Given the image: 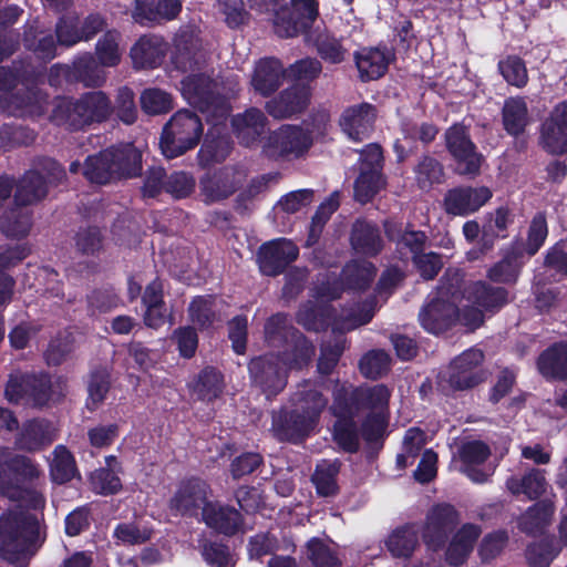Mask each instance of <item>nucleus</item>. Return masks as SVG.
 I'll list each match as a JSON object with an SVG mask.
<instances>
[{
	"instance_id": "f257e3e1",
	"label": "nucleus",
	"mask_w": 567,
	"mask_h": 567,
	"mask_svg": "<svg viewBox=\"0 0 567 567\" xmlns=\"http://www.w3.org/2000/svg\"><path fill=\"white\" fill-rule=\"evenodd\" d=\"M42 471L30 458L0 449V495L18 505L0 515V557L25 567L45 539L41 511L45 497L38 484Z\"/></svg>"
},
{
	"instance_id": "f03ea898",
	"label": "nucleus",
	"mask_w": 567,
	"mask_h": 567,
	"mask_svg": "<svg viewBox=\"0 0 567 567\" xmlns=\"http://www.w3.org/2000/svg\"><path fill=\"white\" fill-rule=\"evenodd\" d=\"M455 299L456 296L450 288H441L437 297L420 312L422 327L433 334H439L457 319L467 329L474 330L483 322V310H492L507 302V291L504 288L492 289L484 282H476L467 289L462 312L458 315L454 305Z\"/></svg>"
},
{
	"instance_id": "7ed1b4c3",
	"label": "nucleus",
	"mask_w": 567,
	"mask_h": 567,
	"mask_svg": "<svg viewBox=\"0 0 567 567\" xmlns=\"http://www.w3.org/2000/svg\"><path fill=\"white\" fill-rule=\"evenodd\" d=\"M184 35L176 38V53L173 56V63L176 69L183 72H189L181 82V91L183 96L192 105L197 106L202 112L207 113L218 121L228 114L229 107L224 100L236 92L237 80H231L229 85L223 84L220 90L204 72V55L194 51L193 48L186 45L183 40Z\"/></svg>"
},
{
	"instance_id": "20e7f679",
	"label": "nucleus",
	"mask_w": 567,
	"mask_h": 567,
	"mask_svg": "<svg viewBox=\"0 0 567 567\" xmlns=\"http://www.w3.org/2000/svg\"><path fill=\"white\" fill-rule=\"evenodd\" d=\"M328 400L317 385L302 384L293 396V408L272 417V432L279 440L297 442L312 433Z\"/></svg>"
},
{
	"instance_id": "39448f33",
	"label": "nucleus",
	"mask_w": 567,
	"mask_h": 567,
	"mask_svg": "<svg viewBox=\"0 0 567 567\" xmlns=\"http://www.w3.org/2000/svg\"><path fill=\"white\" fill-rule=\"evenodd\" d=\"M141 169V153L132 144L112 147L90 156L84 165L85 177L96 184H106L115 177H132Z\"/></svg>"
},
{
	"instance_id": "423d86ee",
	"label": "nucleus",
	"mask_w": 567,
	"mask_h": 567,
	"mask_svg": "<svg viewBox=\"0 0 567 567\" xmlns=\"http://www.w3.org/2000/svg\"><path fill=\"white\" fill-rule=\"evenodd\" d=\"M348 401V408L352 409L357 415L362 413L365 421L362 425V435L372 441L383 431L386 420L388 403L390 391L382 384L374 386H361L353 390L348 398V392L339 390Z\"/></svg>"
},
{
	"instance_id": "0eeeda50",
	"label": "nucleus",
	"mask_w": 567,
	"mask_h": 567,
	"mask_svg": "<svg viewBox=\"0 0 567 567\" xmlns=\"http://www.w3.org/2000/svg\"><path fill=\"white\" fill-rule=\"evenodd\" d=\"M298 358L287 362L274 355L254 359L249 364L252 381L261 388L267 396L275 395L286 385V372L288 369L300 368L307 363L313 354L312 347L306 341L298 346Z\"/></svg>"
},
{
	"instance_id": "6e6552de",
	"label": "nucleus",
	"mask_w": 567,
	"mask_h": 567,
	"mask_svg": "<svg viewBox=\"0 0 567 567\" xmlns=\"http://www.w3.org/2000/svg\"><path fill=\"white\" fill-rule=\"evenodd\" d=\"M112 112V106L106 95L101 91L90 92L79 101L69 99L56 101L53 110V120L59 124H69L71 127L100 122Z\"/></svg>"
},
{
	"instance_id": "1a4fd4ad",
	"label": "nucleus",
	"mask_w": 567,
	"mask_h": 567,
	"mask_svg": "<svg viewBox=\"0 0 567 567\" xmlns=\"http://www.w3.org/2000/svg\"><path fill=\"white\" fill-rule=\"evenodd\" d=\"M203 134L199 117L187 110L176 112L163 128L159 146L167 158L177 157L195 147Z\"/></svg>"
},
{
	"instance_id": "9d476101",
	"label": "nucleus",
	"mask_w": 567,
	"mask_h": 567,
	"mask_svg": "<svg viewBox=\"0 0 567 567\" xmlns=\"http://www.w3.org/2000/svg\"><path fill=\"white\" fill-rule=\"evenodd\" d=\"M66 391V382L62 378L50 379L45 375L34 377L11 375L6 388V398L10 402H19L29 398L34 405L43 406L60 400Z\"/></svg>"
},
{
	"instance_id": "9b49d317",
	"label": "nucleus",
	"mask_w": 567,
	"mask_h": 567,
	"mask_svg": "<svg viewBox=\"0 0 567 567\" xmlns=\"http://www.w3.org/2000/svg\"><path fill=\"white\" fill-rule=\"evenodd\" d=\"M360 173L354 182V198L364 204L370 202L384 186L382 175V151L377 144L368 145L360 157Z\"/></svg>"
},
{
	"instance_id": "f8f14e48",
	"label": "nucleus",
	"mask_w": 567,
	"mask_h": 567,
	"mask_svg": "<svg viewBox=\"0 0 567 567\" xmlns=\"http://www.w3.org/2000/svg\"><path fill=\"white\" fill-rule=\"evenodd\" d=\"M318 14L316 0H291V8H281L274 19L275 32L281 38H291L305 31Z\"/></svg>"
},
{
	"instance_id": "ddd939ff",
	"label": "nucleus",
	"mask_w": 567,
	"mask_h": 567,
	"mask_svg": "<svg viewBox=\"0 0 567 567\" xmlns=\"http://www.w3.org/2000/svg\"><path fill=\"white\" fill-rule=\"evenodd\" d=\"M64 177L62 167L54 161L48 159L43 172H28L19 182L16 192V202L19 205H29L42 199L49 184L58 183Z\"/></svg>"
},
{
	"instance_id": "4468645a",
	"label": "nucleus",
	"mask_w": 567,
	"mask_h": 567,
	"mask_svg": "<svg viewBox=\"0 0 567 567\" xmlns=\"http://www.w3.org/2000/svg\"><path fill=\"white\" fill-rule=\"evenodd\" d=\"M446 146L456 161V171L461 175L475 176L480 173L483 157L475 151L462 125H453L446 132Z\"/></svg>"
},
{
	"instance_id": "2eb2a0df",
	"label": "nucleus",
	"mask_w": 567,
	"mask_h": 567,
	"mask_svg": "<svg viewBox=\"0 0 567 567\" xmlns=\"http://www.w3.org/2000/svg\"><path fill=\"white\" fill-rule=\"evenodd\" d=\"M484 354L478 349H470L455 358L447 371L443 374L451 388L455 390H465L478 384L484 379V373L480 364Z\"/></svg>"
},
{
	"instance_id": "dca6fc26",
	"label": "nucleus",
	"mask_w": 567,
	"mask_h": 567,
	"mask_svg": "<svg viewBox=\"0 0 567 567\" xmlns=\"http://www.w3.org/2000/svg\"><path fill=\"white\" fill-rule=\"evenodd\" d=\"M375 276L374 267L368 261H353L348 264L342 271V284L330 278L322 281L317 287V295L322 300L338 298L341 292V286L347 285L348 289L361 290L370 285Z\"/></svg>"
},
{
	"instance_id": "f3484780",
	"label": "nucleus",
	"mask_w": 567,
	"mask_h": 567,
	"mask_svg": "<svg viewBox=\"0 0 567 567\" xmlns=\"http://www.w3.org/2000/svg\"><path fill=\"white\" fill-rule=\"evenodd\" d=\"M312 143L311 136L298 126L284 125L268 137L265 151L270 156L299 157Z\"/></svg>"
},
{
	"instance_id": "a211bd4d",
	"label": "nucleus",
	"mask_w": 567,
	"mask_h": 567,
	"mask_svg": "<svg viewBox=\"0 0 567 567\" xmlns=\"http://www.w3.org/2000/svg\"><path fill=\"white\" fill-rule=\"evenodd\" d=\"M492 197V192L486 186L456 187L450 189L444 197V209L454 216H467L477 212Z\"/></svg>"
},
{
	"instance_id": "6ab92c4d",
	"label": "nucleus",
	"mask_w": 567,
	"mask_h": 567,
	"mask_svg": "<svg viewBox=\"0 0 567 567\" xmlns=\"http://www.w3.org/2000/svg\"><path fill=\"white\" fill-rule=\"evenodd\" d=\"M298 247L288 239H275L262 245L258 252V264L262 274L275 276L298 257Z\"/></svg>"
},
{
	"instance_id": "aec40b11",
	"label": "nucleus",
	"mask_w": 567,
	"mask_h": 567,
	"mask_svg": "<svg viewBox=\"0 0 567 567\" xmlns=\"http://www.w3.org/2000/svg\"><path fill=\"white\" fill-rule=\"evenodd\" d=\"M491 452L481 441L464 443L458 451L460 472L464 473L474 483H484L493 474V468L483 466Z\"/></svg>"
},
{
	"instance_id": "412c9836",
	"label": "nucleus",
	"mask_w": 567,
	"mask_h": 567,
	"mask_svg": "<svg viewBox=\"0 0 567 567\" xmlns=\"http://www.w3.org/2000/svg\"><path fill=\"white\" fill-rule=\"evenodd\" d=\"M540 143L551 154L567 153V101L555 106L543 124Z\"/></svg>"
},
{
	"instance_id": "4be33fe9",
	"label": "nucleus",
	"mask_w": 567,
	"mask_h": 567,
	"mask_svg": "<svg viewBox=\"0 0 567 567\" xmlns=\"http://www.w3.org/2000/svg\"><path fill=\"white\" fill-rule=\"evenodd\" d=\"M331 410L337 417L333 430L336 442L346 451H355L358 447V434L353 417L357 414L352 412L351 408H348V401L340 392L336 393Z\"/></svg>"
},
{
	"instance_id": "5701e85b",
	"label": "nucleus",
	"mask_w": 567,
	"mask_h": 567,
	"mask_svg": "<svg viewBox=\"0 0 567 567\" xmlns=\"http://www.w3.org/2000/svg\"><path fill=\"white\" fill-rule=\"evenodd\" d=\"M457 523V513L450 505H440L434 507L427 516L424 529V540L426 546L435 551L437 550L449 530Z\"/></svg>"
},
{
	"instance_id": "b1692460",
	"label": "nucleus",
	"mask_w": 567,
	"mask_h": 567,
	"mask_svg": "<svg viewBox=\"0 0 567 567\" xmlns=\"http://www.w3.org/2000/svg\"><path fill=\"white\" fill-rule=\"evenodd\" d=\"M375 115L374 107L369 103L353 105L342 113L340 126L350 140L358 142L371 131Z\"/></svg>"
},
{
	"instance_id": "393cba45",
	"label": "nucleus",
	"mask_w": 567,
	"mask_h": 567,
	"mask_svg": "<svg viewBox=\"0 0 567 567\" xmlns=\"http://www.w3.org/2000/svg\"><path fill=\"white\" fill-rule=\"evenodd\" d=\"M207 503L206 483L194 478L183 482L178 486L169 506L183 515H194L199 507H204Z\"/></svg>"
},
{
	"instance_id": "a878e982",
	"label": "nucleus",
	"mask_w": 567,
	"mask_h": 567,
	"mask_svg": "<svg viewBox=\"0 0 567 567\" xmlns=\"http://www.w3.org/2000/svg\"><path fill=\"white\" fill-rule=\"evenodd\" d=\"M182 10L179 0H136L133 19L142 25L175 19Z\"/></svg>"
},
{
	"instance_id": "bb28decb",
	"label": "nucleus",
	"mask_w": 567,
	"mask_h": 567,
	"mask_svg": "<svg viewBox=\"0 0 567 567\" xmlns=\"http://www.w3.org/2000/svg\"><path fill=\"white\" fill-rule=\"evenodd\" d=\"M310 99V91L305 85H293L266 105L268 113L276 118H285L303 111Z\"/></svg>"
},
{
	"instance_id": "cd10ccee",
	"label": "nucleus",
	"mask_w": 567,
	"mask_h": 567,
	"mask_svg": "<svg viewBox=\"0 0 567 567\" xmlns=\"http://www.w3.org/2000/svg\"><path fill=\"white\" fill-rule=\"evenodd\" d=\"M245 172L234 167H225L202 182V188L207 199L219 200L231 195L244 182Z\"/></svg>"
},
{
	"instance_id": "c85d7f7f",
	"label": "nucleus",
	"mask_w": 567,
	"mask_h": 567,
	"mask_svg": "<svg viewBox=\"0 0 567 567\" xmlns=\"http://www.w3.org/2000/svg\"><path fill=\"white\" fill-rule=\"evenodd\" d=\"M287 74L281 62L277 59H262L255 68L251 85L255 92L267 96L275 92Z\"/></svg>"
},
{
	"instance_id": "c756f323",
	"label": "nucleus",
	"mask_w": 567,
	"mask_h": 567,
	"mask_svg": "<svg viewBox=\"0 0 567 567\" xmlns=\"http://www.w3.org/2000/svg\"><path fill=\"white\" fill-rule=\"evenodd\" d=\"M76 20L75 16L63 17L56 24V38L63 45H73L80 41L89 40L105 27L104 19L99 14L89 16L81 25V31L69 33L65 29L73 28Z\"/></svg>"
},
{
	"instance_id": "7c9ffc66",
	"label": "nucleus",
	"mask_w": 567,
	"mask_h": 567,
	"mask_svg": "<svg viewBox=\"0 0 567 567\" xmlns=\"http://www.w3.org/2000/svg\"><path fill=\"white\" fill-rule=\"evenodd\" d=\"M354 58L360 79L372 81L385 74L392 54L385 50L365 48L357 52Z\"/></svg>"
},
{
	"instance_id": "2f4dec72",
	"label": "nucleus",
	"mask_w": 567,
	"mask_h": 567,
	"mask_svg": "<svg viewBox=\"0 0 567 567\" xmlns=\"http://www.w3.org/2000/svg\"><path fill=\"white\" fill-rule=\"evenodd\" d=\"M145 307L144 322L152 329H158L169 319L168 309L163 301V286L158 280L152 281L143 295Z\"/></svg>"
},
{
	"instance_id": "473e14b6",
	"label": "nucleus",
	"mask_w": 567,
	"mask_h": 567,
	"mask_svg": "<svg viewBox=\"0 0 567 567\" xmlns=\"http://www.w3.org/2000/svg\"><path fill=\"white\" fill-rule=\"evenodd\" d=\"M131 58L135 68H156L165 54V44L157 37H142L131 49Z\"/></svg>"
},
{
	"instance_id": "72a5a7b5",
	"label": "nucleus",
	"mask_w": 567,
	"mask_h": 567,
	"mask_svg": "<svg viewBox=\"0 0 567 567\" xmlns=\"http://www.w3.org/2000/svg\"><path fill=\"white\" fill-rule=\"evenodd\" d=\"M266 117L260 110L249 109L233 118V127L240 143L254 144L265 130Z\"/></svg>"
},
{
	"instance_id": "f704fd0d",
	"label": "nucleus",
	"mask_w": 567,
	"mask_h": 567,
	"mask_svg": "<svg viewBox=\"0 0 567 567\" xmlns=\"http://www.w3.org/2000/svg\"><path fill=\"white\" fill-rule=\"evenodd\" d=\"M121 465L114 455L105 457V467L95 470L90 476L92 489L101 495L116 494L122 488L118 477Z\"/></svg>"
},
{
	"instance_id": "c9c22d12",
	"label": "nucleus",
	"mask_w": 567,
	"mask_h": 567,
	"mask_svg": "<svg viewBox=\"0 0 567 567\" xmlns=\"http://www.w3.org/2000/svg\"><path fill=\"white\" fill-rule=\"evenodd\" d=\"M480 534L481 529L473 524L462 526L447 547L446 560L454 566L463 564L473 550Z\"/></svg>"
},
{
	"instance_id": "e433bc0d",
	"label": "nucleus",
	"mask_w": 567,
	"mask_h": 567,
	"mask_svg": "<svg viewBox=\"0 0 567 567\" xmlns=\"http://www.w3.org/2000/svg\"><path fill=\"white\" fill-rule=\"evenodd\" d=\"M55 437V429L47 421H30L24 424L17 445L19 449L35 451L50 444Z\"/></svg>"
},
{
	"instance_id": "4c0bfd02",
	"label": "nucleus",
	"mask_w": 567,
	"mask_h": 567,
	"mask_svg": "<svg viewBox=\"0 0 567 567\" xmlns=\"http://www.w3.org/2000/svg\"><path fill=\"white\" fill-rule=\"evenodd\" d=\"M204 522L224 534H233L239 526V513L235 509L208 502L202 511Z\"/></svg>"
},
{
	"instance_id": "58836bf2",
	"label": "nucleus",
	"mask_w": 567,
	"mask_h": 567,
	"mask_svg": "<svg viewBox=\"0 0 567 567\" xmlns=\"http://www.w3.org/2000/svg\"><path fill=\"white\" fill-rule=\"evenodd\" d=\"M204 522L224 534H233L239 526V513L235 509L208 502L202 511Z\"/></svg>"
},
{
	"instance_id": "ea45409f",
	"label": "nucleus",
	"mask_w": 567,
	"mask_h": 567,
	"mask_svg": "<svg viewBox=\"0 0 567 567\" xmlns=\"http://www.w3.org/2000/svg\"><path fill=\"white\" fill-rule=\"evenodd\" d=\"M538 369L546 378H567V343H557L538 359Z\"/></svg>"
},
{
	"instance_id": "a19ab883",
	"label": "nucleus",
	"mask_w": 567,
	"mask_h": 567,
	"mask_svg": "<svg viewBox=\"0 0 567 567\" xmlns=\"http://www.w3.org/2000/svg\"><path fill=\"white\" fill-rule=\"evenodd\" d=\"M122 35L115 30L107 31L99 39L95 45V56L99 65L104 68L116 66L122 59Z\"/></svg>"
},
{
	"instance_id": "79ce46f5",
	"label": "nucleus",
	"mask_w": 567,
	"mask_h": 567,
	"mask_svg": "<svg viewBox=\"0 0 567 567\" xmlns=\"http://www.w3.org/2000/svg\"><path fill=\"white\" fill-rule=\"evenodd\" d=\"M503 121L509 134L523 133L529 123L526 101L523 97L508 99L503 107Z\"/></svg>"
},
{
	"instance_id": "37998d69",
	"label": "nucleus",
	"mask_w": 567,
	"mask_h": 567,
	"mask_svg": "<svg viewBox=\"0 0 567 567\" xmlns=\"http://www.w3.org/2000/svg\"><path fill=\"white\" fill-rule=\"evenodd\" d=\"M506 486L512 494H525L533 499L540 496L546 488V480L544 473L539 470H532L522 480L511 477L506 482Z\"/></svg>"
},
{
	"instance_id": "c03bdc74",
	"label": "nucleus",
	"mask_w": 567,
	"mask_h": 567,
	"mask_svg": "<svg viewBox=\"0 0 567 567\" xmlns=\"http://www.w3.org/2000/svg\"><path fill=\"white\" fill-rule=\"evenodd\" d=\"M351 243L357 251L367 255L377 254L381 247L375 227L365 221L355 223L352 230Z\"/></svg>"
},
{
	"instance_id": "a18cd8bd",
	"label": "nucleus",
	"mask_w": 567,
	"mask_h": 567,
	"mask_svg": "<svg viewBox=\"0 0 567 567\" xmlns=\"http://www.w3.org/2000/svg\"><path fill=\"white\" fill-rule=\"evenodd\" d=\"M193 393L200 400L212 401L223 390V379L218 371L212 368L203 370L192 384Z\"/></svg>"
},
{
	"instance_id": "49530a36",
	"label": "nucleus",
	"mask_w": 567,
	"mask_h": 567,
	"mask_svg": "<svg viewBox=\"0 0 567 567\" xmlns=\"http://www.w3.org/2000/svg\"><path fill=\"white\" fill-rule=\"evenodd\" d=\"M50 473L52 480L59 484L69 482L76 474L74 458L63 445L56 446L53 451V457L50 461Z\"/></svg>"
},
{
	"instance_id": "de8ad7c7",
	"label": "nucleus",
	"mask_w": 567,
	"mask_h": 567,
	"mask_svg": "<svg viewBox=\"0 0 567 567\" xmlns=\"http://www.w3.org/2000/svg\"><path fill=\"white\" fill-rule=\"evenodd\" d=\"M339 473V464L337 462L322 461L317 465L312 476L317 492L321 496H332L338 491L337 475Z\"/></svg>"
},
{
	"instance_id": "09e8293b",
	"label": "nucleus",
	"mask_w": 567,
	"mask_h": 567,
	"mask_svg": "<svg viewBox=\"0 0 567 567\" xmlns=\"http://www.w3.org/2000/svg\"><path fill=\"white\" fill-rule=\"evenodd\" d=\"M498 70L504 80L513 86L522 89L528 82L525 62L516 55H509L501 60L498 62Z\"/></svg>"
},
{
	"instance_id": "8fccbe9b",
	"label": "nucleus",
	"mask_w": 567,
	"mask_h": 567,
	"mask_svg": "<svg viewBox=\"0 0 567 567\" xmlns=\"http://www.w3.org/2000/svg\"><path fill=\"white\" fill-rule=\"evenodd\" d=\"M553 513L550 503H537L520 517L519 526L527 533H536L549 523Z\"/></svg>"
},
{
	"instance_id": "3c124183",
	"label": "nucleus",
	"mask_w": 567,
	"mask_h": 567,
	"mask_svg": "<svg viewBox=\"0 0 567 567\" xmlns=\"http://www.w3.org/2000/svg\"><path fill=\"white\" fill-rule=\"evenodd\" d=\"M390 357L381 350L368 352L360 361V371L365 378L377 379L390 369Z\"/></svg>"
},
{
	"instance_id": "603ef678",
	"label": "nucleus",
	"mask_w": 567,
	"mask_h": 567,
	"mask_svg": "<svg viewBox=\"0 0 567 567\" xmlns=\"http://www.w3.org/2000/svg\"><path fill=\"white\" fill-rule=\"evenodd\" d=\"M425 444V434L420 429H409L403 440V451L398 455L396 462L400 467L411 465Z\"/></svg>"
},
{
	"instance_id": "864d4df0",
	"label": "nucleus",
	"mask_w": 567,
	"mask_h": 567,
	"mask_svg": "<svg viewBox=\"0 0 567 567\" xmlns=\"http://www.w3.org/2000/svg\"><path fill=\"white\" fill-rule=\"evenodd\" d=\"M142 110L147 114H161L173 107L172 96L159 89H147L141 94Z\"/></svg>"
},
{
	"instance_id": "5fc2aeb1",
	"label": "nucleus",
	"mask_w": 567,
	"mask_h": 567,
	"mask_svg": "<svg viewBox=\"0 0 567 567\" xmlns=\"http://www.w3.org/2000/svg\"><path fill=\"white\" fill-rule=\"evenodd\" d=\"M113 535L118 543L136 545L148 540L152 537V529L136 523H123L116 526Z\"/></svg>"
},
{
	"instance_id": "6e6d98bb",
	"label": "nucleus",
	"mask_w": 567,
	"mask_h": 567,
	"mask_svg": "<svg viewBox=\"0 0 567 567\" xmlns=\"http://www.w3.org/2000/svg\"><path fill=\"white\" fill-rule=\"evenodd\" d=\"M388 548L395 557H409L416 545V534L412 528L395 530L388 539Z\"/></svg>"
},
{
	"instance_id": "4d7b16f0",
	"label": "nucleus",
	"mask_w": 567,
	"mask_h": 567,
	"mask_svg": "<svg viewBox=\"0 0 567 567\" xmlns=\"http://www.w3.org/2000/svg\"><path fill=\"white\" fill-rule=\"evenodd\" d=\"M313 200V193L310 189H299L282 196L276 205L277 213L296 214L309 206Z\"/></svg>"
},
{
	"instance_id": "13d9d810",
	"label": "nucleus",
	"mask_w": 567,
	"mask_h": 567,
	"mask_svg": "<svg viewBox=\"0 0 567 567\" xmlns=\"http://www.w3.org/2000/svg\"><path fill=\"white\" fill-rule=\"evenodd\" d=\"M110 373L107 369H101L92 373L89 382V400L87 406L94 409L100 404L109 391Z\"/></svg>"
},
{
	"instance_id": "bf43d9fd",
	"label": "nucleus",
	"mask_w": 567,
	"mask_h": 567,
	"mask_svg": "<svg viewBox=\"0 0 567 567\" xmlns=\"http://www.w3.org/2000/svg\"><path fill=\"white\" fill-rule=\"evenodd\" d=\"M76 75L85 85H100L104 81V75L97 63L91 55L79 58L74 62Z\"/></svg>"
},
{
	"instance_id": "052dcab7",
	"label": "nucleus",
	"mask_w": 567,
	"mask_h": 567,
	"mask_svg": "<svg viewBox=\"0 0 567 567\" xmlns=\"http://www.w3.org/2000/svg\"><path fill=\"white\" fill-rule=\"evenodd\" d=\"M216 299L212 297H197L189 306V315L193 322L200 327L210 324L215 319L213 308L215 307Z\"/></svg>"
},
{
	"instance_id": "680f3d73",
	"label": "nucleus",
	"mask_w": 567,
	"mask_h": 567,
	"mask_svg": "<svg viewBox=\"0 0 567 567\" xmlns=\"http://www.w3.org/2000/svg\"><path fill=\"white\" fill-rule=\"evenodd\" d=\"M373 313L374 308L372 302H364L344 312L338 327L343 330L354 329L361 324L368 323L372 319Z\"/></svg>"
},
{
	"instance_id": "e2e57ef3",
	"label": "nucleus",
	"mask_w": 567,
	"mask_h": 567,
	"mask_svg": "<svg viewBox=\"0 0 567 567\" xmlns=\"http://www.w3.org/2000/svg\"><path fill=\"white\" fill-rule=\"evenodd\" d=\"M520 264L514 256H507L488 270V278L498 282H514L517 278Z\"/></svg>"
},
{
	"instance_id": "0e129e2a",
	"label": "nucleus",
	"mask_w": 567,
	"mask_h": 567,
	"mask_svg": "<svg viewBox=\"0 0 567 567\" xmlns=\"http://www.w3.org/2000/svg\"><path fill=\"white\" fill-rule=\"evenodd\" d=\"M443 175L441 165L433 158H423L416 168V181L421 188L440 183Z\"/></svg>"
},
{
	"instance_id": "69168bd1",
	"label": "nucleus",
	"mask_w": 567,
	"mask_h": 567,
	"mask_svg": "<svg viewBox=\"0 0 567 567\" xmlns=\"http://www.w3.org/2000/svg\"><path fill=\"white\" fill-rule=\"evenodd\" d=\"M548 234L544 215H536L529 226L526 249L528 255H534L543 246Z\"/></svg>"
},
{
	"instance_id": "338daca9",
	"label": "nucleus",
	"mask_w": 567,
	"mask_h": 567,
	"mask_svg": "<svg viewBox=\"0 0 567 567\" xmlns=\"http://www.w3.org/2000/svg\"><path fill=\"white\" fill-rule=\"evenodd\" d=\"M203 556L212 567H234L235 560L227 547L212 543L204 547Z\"/></svg>"
},
{
	"instance_id": "774afa93",
	"label": "nucleus",
	"mask_w": 567,
	"mask_h": 567,
	"mask_svg": "<svg viewBox=\"0 0 567 567\" xmlns=\"http://www.w3.org/2000/svg\"><path fill=\"white\" fill-rule=\"evenodd\" d=\"M307 547L315 567H339L338 559L320 540L311 539Z\"/></svg>"
}]
</instances>
